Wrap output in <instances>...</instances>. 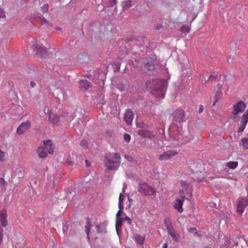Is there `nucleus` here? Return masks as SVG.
<instances>
[{
	"mask_svg": "<svg viewBox=\"0 0 248 248\" xmlns=\"http://www.w3.org/2000/svg\"><path fill=\"white\" fill-rule=\"evenodd\" d=\"M42 147L45 148V150L47 152V153L51 154L53 153V149L52 148L51 140H48L46 141H44L43 143V146Z\"/></svg>",
	"mask_w": 248,
	"mask_h": 248,
	"instance_id": "2eb2a0df",
	"label": "nucleus"
},
{
	"mask_svg": "<svg viewBox=\"0 0 248 248\" xmlns=\"http://www.w3.org/2000/svg\"><path fill=\"white\" fill-rule=\"evenodd\" d=\"M185 199L186 198L184 196L181 195L179 197L177 198L174 202L173 207L179 213H181L183 211L182 206Z\"/></svg>",
	"mask_w": 248,
	"mask_h": 248,
	"instance_id": "1a4fd4ad",
	"label": "nucleus"
},
{
	"mask_svg": "<svg viewBox=\"0 0 248 248\" xmlns=\"http://www.w3.org/2000/svg\"><path fill=\"white\" fill-rule=\"evenodd\" d=\"M173 120L175 122L180 123L186 121L185 113L183 110H177L173 112Z\"/></svg>",
	"mask_w": 248,
	"mask_h": 248,
	"instance_id": "0eeeda50",
	"label": "nucleus"
},
{
	"mask_svg": "<svg viewBox=\"0 0 248 248\" xmlns=\"http://www.w3.org/2000/svg\"><path fill=\"white\" fill-rule=\"evenodd\" d=\"M109 4L111 6H113L114 4H116L117 3L116 0H109Z\"/></svg>",
	"mask_w": 248,
	"mask_h": 248,
	"instance_id": "c03bdc74",
	"label": "nucleus"
},
{
	"mask_svg": "<svg viewBox=\"0 0 248 248\" xmlns=\"http://www.w3.org/2000/svg\"><path fill=\"white\" fill-rule=\"evenodd\" d=\"M230 59V58H229V60H228V61L229 62Z\"/></svg>",
	"mask_w": 248,
	"mask_h": 248,
	"instance_id": "bf43d9fd",
	"label": "nucleus"
},
{
	"mask_svg": "<svg viewBox=\"0 0 248 248\" xmlns=\"http://www.w3.org/2000/svg\"><path fill=\"white\" fill-rule=\"evenodd\" d=\"M242 145L244 149H248V138L242 140Z\"/></svg>",
	"mask_w": 248,
	"mask_h": 248,
	"instance_id": "bb28decb",
	"label": "nucleus"
},
{
	"mask_svg": "<svg viewBox=\"0 0 248 248\" xmlns=\"http://www.w3.org/2000/svg\"><path fill=\"white\" fill-rule=\"evenodd\" d=\"M32 47L33 50L39 57L46 58L47 56V52L45 47L42 46L38 42L34 41L32 42Z\"/></svg>",
	"mask_w": 248,
	"mask_h": 248,
	"instance_id": "20e7f679",
	"label": "nucleus"
},
{
	"mask_svg": "<svg viewBox=\"0 0 248 248\" xmlns=\"http://www.w3.org/2000/svg\"><path fill=\"white\" fill-rule=\"evenodd\" d=\"M41 22L42 24L46 25L48 26L50 25V23H49L48 21L45 18H42Z\"/></svg>",
	"mask_w": 248,
	"mask_h": 248,
	"instance_id": "4c0bfd02",
	"label": "nucleus"
},
{
	"mask_svg": "<svg viewBox=\"0 0 248 248\" xmlns=\"http://www.w3.org/2000/svg\"><path fill=\"white\" fill-rule=\"evenodd\" d=\"M56 29H57V30H61V29H60V28H58V27H57V28H56Z\"/></svg>",
	"mask_w": 248,
	"mask_h": 248,
	"instance_id": "4d7b16f0",
	"label": "nucleus"
},
{
	"mask_svg": "<svg viewBox=\"0 0 248 248\" xmlns=\"http://www.w3.org/2000/svg\"><path fill=\"white\" fill-rule=\"evenodd\" d=\"M240 126L238 128V132H242L245 129L246 125H240Z\"/></svg>",
	"mask_w": 248,
	"mask_h": 248,
	"instance_id": "a19ab883",
	"label": "nucleus"
},
{
	"mask_svg": "<svg viewBox=\"0 0 248 248\" xmlns=\"http://www.w3.org/2000/svg\"><path fill=\"white\" fill-rule=\"evenodd\" d=\"M146 88L150 93L157 97H164L168 82L165 79L153 78L147 81Z\"/></svg>",
	"mask_w": 248,
	"mask_h": 248,
	"instance_id": "f257e3e1",
	"label": "nucleus"
},
{
	"mask_svg": "<svg viewBox=\"0 0 248 248\" xmlns=\"http://www.w3.org/2000/svg\"><path fill=\"white\" fill-rule=\"evenodd\" d=\"M125 158H126V159H128V158L127 157V156L126 155H125Z\"/></svg>",
	"mask_w": 248,
	"mask_h": 248,
	"instance_id": "13d9d810",
	"label": "nucleus"
},
{
	"mask_svg": "<svg viewBox=\"0 0 248 248\" xmlns=\"http://www.w3.org/2000/svg\"><path fill=\"white\" fill-rule=\"evenodd\" d=\"M248 121V110L246 112L244 113L241 119L240 122V125H246Z\"/></svg>",
	"mask_w": 248,
	"mask_h": 248,
	"instance_id": "a211bd4d",
	"label": "nucleus"
},
{
	"mask_svg": "<svg viewBox=\"0 0 248 248\" xmlns=\"http://www.w3.org/2000/svg\"><path fill=\"white\" fill-rule=\"evenodd\" d=\"M215 91L216 93L215 95H216L217 96L220 97L221 95L222 94V89H217V90H215Z\"/></svg>",
	"mask_w": 248,
	"mask_h": 248,
	"instance_id": "473e14b6",
	"label": "nucleus"
},
{
	"mask_svg": "<svg viewBox=\"0 0 248 248\" xmlns=\"http://www.w3.org/2000/svg\"><path fill=\"white\" fill-rule=\"evenodd\" d=\"M139 240L140 241V243H142L144 241V239L142 237H140Z\"/></svg>",
	"mask_w": 248,
	"mask_h": 248,
	"instance_id": "603ef678",
	"label": "nucleus"
},
{
	"mask_svg": "<svg viewBox=\"0 0 248 248\" xmlns=\"http://www.w3.org/2000/svg\"><path fill=\"white\" fill-rule=\"evenodd\" d=\"M86 165L88 166V161L87 160H86Z\"/></svg>",
	"mask_w": 248,
	"mask_h": 248,
	"instance_id": "6e6d98bb",
	"label": "nucleus"
},
{
	"mask_svg": "<svg viewBox=\"0 0 248 248\" xmlns=\"http://www.w3.org/2000/svg\"><path fill=\"white\" fill-rule=\"evenodd\" d=\"M123 203H119V210L122 211L123 209Z\"/></svg>",
	"mask_w": 248,
	"mask_h": 248,
	"instance_id": "de8ad7c7",
	"label": "nucleus"
},
{
	"mask_svg": "<svg viewBox=\"0 0 248 248\" xmlns=\"http://www.w3.org/2000/svg\"><path fill=\"white\" fill-rule=\"evenodd\" d=\"M91 224L90 222V220L89 217L87 218V224L85 225V232L87 234L88 237H89V232H90V227L91 226Z\"/></svg>",
	"mask_w": 248,
	"mask_h": 248,
	"instance_id": "a878e982",
	"label": "nucleus"
},
{
	"mask_svg": "<svg viewBox=\"0 0 248 248\" xmlns=\"http://www.w3.org/2000/svg\"><path fill=\"white\" fill-rule=\"evenodd\" d=\"M180 31L184 33H187L189 32V28L186 25H183Z\"/></svg>",
	"mask_w": 248,
	"mask_h": 248,
	"instance_id": "cd10ccee",
	"label": "nucleus"
},
{
	"mask_svg": "<svg viewBox=\"0 0 248 248\" xmlns=\"http://www.w3.org/2000/svg\"><path fill=\"white\" fill-rule=\"evenodd\" d=\"M122 220H123L124 221H127L128 222V224L129 225L131 224L132 223L131 219L127 216H126L122 218Z\"/></svg>",
	"mask_w": 248,
	"mask_h": 248,
	"instance_id": "72a5a7b5",
	"label": "nucleus"
},
{
	"mask_svg": "<svg viewBox=\"0 0 248 248\" xmlns=\"http://www.w3.org/2000/svg\"><path fill=\"white\" fill-rule=\"evenodd\" d=\"M121 214V211L119 210L116 214L117 219L118 218V217L120 216Z\"/></svg>",
	"mask_w": 248,
	"mask_h": 248,
	"instance_id": "09e8293b",
	"label": "nucleus"
},
{
	"mask_svg": "<svg viewBox=\"0 0 248 248\" xmlns=\"http://www.w3.org/2000/svg\"><path fill=\"white\" fill-rule=\"evenodd\" d=\"M203 110V107L202 105H201L200 106V108L199 109V113H201L202 112Z\"/></svg>",
	"mask_w": 248,
	"mask_h": 248,
	"instance_id": "49530a36",
	"label": "nucleus"
},
{
	"mask_svg": "<svg viewBox=\"0 0 248 248\" xmlns=\"http://www.w3.org/2000/svg\"><path fill=\"white\" fill-rule=\"evenodd\" d=\"M7 211L5 209L0 211V222L3 227H6L8 225V221L7 220Z\"/></svg>",
	"mask_w": 248,
	"mask_h": 248,
	"instance_id": "ddd939ff",
	"label": "nucleus"
},
{
	"mask_svg": "<svg viewBox=\"0 0 248 248\" xmlns=\"http://www.w3.org/2000/svg\"><path fill=\"white\" fill-rule=\"evenodd\" d=\"M238 163L237 161H230L227 163V166L231 169H234L238 166Z\"/></svg>",
	"mask_w": 248,
	"mask_h": 248,
	"instance_id": "4be33fe9",
	"label": "nucleus"
},
{
	"mask_svg": "<svg viewBox=\"0 0 248 248\" xmlns=\"http://www.w3.org/2000/svg\"><path fill=\"white\" fill-rule=\"evenodd\" d=\"M104 163L106 170H117L121 163V157L118 153H109L105 155Z\"/></svg>",
	"mask_w": 248,
	"mask_h": 248,
	"instance_id": "f03ea898",
	"label": "nucleus"
},
{
	"mask_svg": "<svg viewBox=\"0 0 248 248\" xmlns=\"http://www.w3.org/2000/svg\"><path fill=\"white\" fill-rule=\"evenodd\" d=\"M134 118V114L131 109H127L124 113V119L127 124H130Z\"/></svg>",
	"mask_w": 248,
	"mask_h": 248,
	"instance_id": "f8f14e48",
	"label": "nucleus"
},
{
	"mask_svg": "<svg viewBox=\"0 0 248 248\" xmlns=\"http://www.w3.org/2000/svg\"><path fill=\"white\" fill-rule=\"evenodd\" d=\"M233 110L232 118L237 121V115L239 113L243 112L245 110L246 108V105L243 101H240L233 105Z\"/></svg>",
	"mask_w": 248,
	"mask_h": 248,
	"instance_id": "39448f33",
	"label": "nucleus"
},
{
	"mask_svg": "<svg viewBox=\"0 0 248 248\" xmlns=\"http://www.w3.org/2000/svg\"><path fill=\"white\" fill-rule=\"evenodd\" d=\"M162 248H168V244L167 243L163 244L162 246Z\"/></svg>",
	"mask_w": 248,
	"mask_h": 248,
	"instance_id": "3c124183",
	"label": "nucleus"
},
{
	"mask_svg": "<svg viewBox=\"0 0 248 248\" xmlns=\"http://www.w3.org/2000/svg\"><path fill=\"white\" fill-rule=\"evenodd\" d=\"M137 133L140 136L149 139H152L155 136V135L152 131L145 129H140Z\"/></svg>",
	"mask_w": 248,
	"mask_h": 248,
	"instance_id": "9b49d317",
	"label": "nucleus"
},
{
	"mask_svg": "<svg viewBox=\"0 0 248 248\" xmlns=\"http://www.w3.org/2000/svg\"><path fill=\"white\" fill-rule=\"evenodd\" d=\"M7 185V183L2 178H0V186H3Z\"/></svg>",
	"mask_w": 248,
	"mask_h": 248,
	"instance_id": "c9c22d12",
	"label": "nucleus"
},
{
	"mask_svg": "<svg viewBox=\"0 0 248 248\" xmlns=\"http://www.w3.org/2000/svg\"><path fill=\"white\" fill-rule=\"evenodd\" d=\"M123 221H124L123 220H122V218H121L120 219H117V221L116 223V228L117 229L118 227H121L122 225Z\"/></svg>",
	"mask_w": 248,
	"mask_h": 248,
	"instance_id": "c85d7f7f",
	"label": "nucleus"
},
{
	"mask_svg": "<svg viewBox=\"0 0 248 248\" xmlns=\"http://www.w3.org/2000/svg\"><path fill=\"white\" fill-rule=\"evenodd\" d=\"M79 83L80 89L83 91L87 90L90 87V82L87 80H81Z\"/></svg>",
	"mask_w": 248,
	"mask_h": 248,
	"instance_id": "dca6fc26",
	"label": "nucleus"
},
{
	"mask_svg": "<svg viewBox=\"0 0 248 248\" xmlns=\"http://www.w3.org/2000/svg\"><path fill=\"white\" fill-rule=\"evenodd\" d=\"M188 232L189 233H192L194 234H196L198 233L196 228H194V227H192V228H190L189 229H188Z\"/></svg>",
	"mask_w": 248,
	"mask_h": 248,
	"instance_id": "c756f323",
	"label": "nucleus"
},
{
	"mask_svg": "<svg viewBox=\"0 0 248 248\" xmlns=\"http://www.w3.org/2000/svg\"><path fill=\"white\" fill-rule=\"evenodd\" d=\"M144 68L147 71H152L155 68L154 61L151 58L145 60L144 64Z\"/></svg>",
	"mask_w": 248,
	"mask_h": 248,
	"instance_id": "4468645a",
	"label": "nucleus"
},
{
	"mask_svg": "<svg viewBox=\"0 0 248 248\" xmlns=\"http://www.w3.org/2000/svg\"><path fill=\"white\" fill-rule=\"evenodd\" d=\"M91 224L90 222V220L89 217L87 218V224L85 225V232L87 234L88 237H89V232H90V227L91 226Z\"/></svg>",
	"mask_w": 248,
	"mask_h": 248,
	"instance_id": "393cba45",
	"label": "nucleus"
},
{
	"mask_svg": "<svg viewBox=\"0 0 248 248\" xmlns=\"http://www.w3.org/2000/svg\"><path fill=\"white\" fill-rule=\"evenodd\" d=\"M219 97L215 95L213 98V106H215L217 102Z\"/></svg>",
	"mask_w": 248,
	"mask_h": 248,
	"instance_id": "79ce46f5",
	"label": "nucleus"
},
{
	"mask_svg": "<svg viewBox=\"0 0 248 248\" xmlns=\"http://www.w3.org/2000/svg\"><path fill=\"white\" fill-rule=\"evenodd\" d=\"M78 60L80 63H83L88 60V58L85 54H80L78 56Z\"/></svg>",
	"mask_w": 248,
	"mask_h": 248,
	"instance_id": "412c9836",
	"label": "nucleus"
},
{
	"mask_svg": "<svg viewBox=\"0 0 248 248\" xmlns=\"http://www.w3.org/2000/svg\"><path fill=\"white\" fill-rule=\"evenodd\" d=\"M5 17V13L3 9L0 8V18H3Z\"/></svg>",
	"mask_w": 248,
	"mask_h": 248,
	"instance_id": "37998d69",
	"label": "nucleus"
},
{
	"mask_svg": "<svg viewBox=\"0 0 248 248\" xmlns=\"http://www.w3.org/2000/svg\"><path fill=\"white\" fill-rule=\"evenodd\" d=\"M118 88L120 89L121 91H124L125 90L127 89V86L126 85H124V84H119L118 85Z\"/></svg>",
	"mask_w": 248,
	"mask_h": 248,
	"instance_id": "2f4dec72",
	"label": "nucleus"
},
{
	"mask_svg": "<svg viewBox=\"0 0 248 248\" xmlns=\"http://www.w3.org/2000/svg\"><path fill=\"white\" fill-rule=\"evenodd\" d=\"M80 146L83 147V148H86L88 147V143L87 141L85 140H82L80 142Z\"/></svg>",
	"mask_w": 248,
	"mask_h": 248,
	"instance_id": "7c9ffc66",
	"label": "nucleus"
},
{
	"mask_svg": "<svg viewBox=\"0 0 248 248\" xmlns=\"http://www.w3.org/2000/svg\"><path fill=\"white\" fill-rule=\"evenodd\" d=\"M30 84L32 88L34 87L36 85V83L33 81H31Z\"/></svg>",
	"mask_w": 248,
	"mask_h": 248,
	"instance_id": "8fccbe9b",
	"label": "nucleus"
},
{
	"mask_svg": "<svg viewBox=\"0 0 248 248\" xmlns=\"http://www.w3.org/2000/svg\"><path fill=\"white\" fill-rule=\"evenodd\" d=\"M237 212L242 215L245 210V208L248 205V198H239L237 200Z\"/></svg>",
	"mask_w": 248,
	"mask_h": 248,
	"instance_id": "423d86ee",
	"label": "nucleus"
},
{
	"mask_svg": "<svg viewBox=\"0 0 248 248\" xmlns=\"http://www.w3.org/2000/svg\"><path fill=\"white\" fill-rule=\"evenodd\" d=\"M124 196L120 193L119 197V203H123Z\"/></svg>",
	"mask_w": 248,
	"mask_h": 248,
	"instance_id": "ea45409f",
	"label": "nucleus"
},
{
	"mask_svg": "<svg viewBox=\"0 0 248 248\" xmlns=\"http://www.w3.org/2000/svg\"><path fill=\"white\" fill-rule=\"evenodd\" d=\"M217 75H210L209 78H208V81H212L213 80H216L217 78Z\"/></svg>",
	"mask_w": 248,
	"mask_h": 248,
	"instance_id": "f704fd0d",
	"label": "nucleus"
},
{
	"mask_svg": "<svg viewBox=\"0 0 248 248\" xmlns=\"http://www.w3.org/2000/svg\"><path fill=\"white\" fill-rule=\"evenodd\" d=\"M31 123L27 121L22 123L16 129V133L19 135H22L26 130L31 128Z\"/></svg>",
	"mask_w": 248,
	"mask_h": 248,
	"instance_id": "9d476101",
	"label": "nucleus"
},
{
	"mask_svg": "<svg viewBox=\"0 0 248 248\" xmlns=\"http://www.w3.org/2000/svg\"><path fill=\"white\" fill-rule=\"evenodd\" d=\"M124 138L125 141L126 142H128L130 140V139H131L130 136L128 134H125L124 135Z\"/></svg>",
	"mask_w": 248,
	"mask_h": 248,
	"instance_id": "58836bf2",
	"label": "nucleus"
},
{
	"mask_svg": "<svg viewBox=\"0 0 248 248\" xmlns=\"http://www.w3.org/2000/svg\"><path fill=\"white\" fill-rule=\"evenodd\" d=\"M202 82L204 81V82H206L207 81H208V79L206 80L205 78H204V77L203 78H202Z\"/></svg>",
	"mask_w": 248,
	"mask_h": 248,
	"instance_id": "864d4df0",
	"label": "nucleus"
},
{
	"mask_svg": "<svg viewBox=\"0 0 248 248\" xmlns=\"http://www.w3.org/2000/svg\"><path fill=\"white\" fill-rule=\"evenodd\" d=\"M42 11L43 13H46L48 11V4H45V5L43 6L41 8Z\"/></svg>",
	"mask_w": 248,
	"mask_h": 248,
	"instance_id": "e433bc0d",
	"label": "nucleus"
},
{
	"mask_svg": "<svg viewBox=\"0 0 248 248\" xmlns=\"http://www.w3.org/2000/svg\"><path fill=\"white\" fill-rule=\"evenodd\" d=\"M138 190L141 194L145 196L153 195L155 193V189L145 182H141L139 184Z\"/></svg>",
	"mask_w": 248,
	"mask_h": 248,
	"instance_id": "7ed1b4c3",
	"label": "nucleus"
},
{
	"mask_svg": "<svg viewBox=\"0 0 248 248\" xmlns=\"http://www.w3.org/2000/svg\"><path fill=\"white\" fill-rule=\"evenodd\" d=\"M223 84V82H221V83H218L217 86V89H222Z\"/></svg>",
	"mask_w": 248,
	"mask_h": 248,
	"instance_id": "a18cd8bd",
	"label": "nucleus"
},
{
	"mask_svg": "<svg viewBox=\"0 0 248 248\" xmlns=\"http://www.w3.org/2000/svg\"><path fill=\"white\" fill-rule=\"evenodd\" d=\"M49 120L52 123L55 124L58 122V118L54 114L50 112L49 114Z\"/></svg>",
	"mask_w": 248,
	"mask_h": 248,
	"instance_id": "aec40b11",
	"label": "nucleus"
},
{
	"mask_svg": "<svg viewBox=\"0 0 248 248\" xmlns=\"http://www.w3.org/2000/svg\"><path fill=\"white\" fill-rule=\"evenodd\" d=\"M38 156L41 158H46L47 155V152L45 150V148L39 147L37 150Z\"/></svg>",
	"mask_w": 248,
	"mask_h": 248,
	"instance_id": "f3484780",
	"label": "nucleus"
},
{
	"mask_svg": "<svg viewBox=\"0 0 248 248\" xmlns=\"http://www.w3.org/2000/svg\"><path fill=\"white\" fill-rule=\"evenodd\" d=\"M178 154L175 150H169L164 152L163 154L159 155L158 159L159 160H167Z\"/></svg>",
	"mask_w": 248,
	"mask_h": 248,
	"instance_id": "6e6552de",
	"label": "nucleus"
},
{
	"mask_svg": "<svg viewBox=\"0 0 248 248\" xmlns=\"http://www.w3.org/2000/svg\"><path fill=\"white\" fill-rule=\"evenodd\" d=\"M168 233L170 235L171 237L175 240H177L179 238V234L175 232V230L173 228L168 231Z\"/></svg>",
	"mask_w": 248,
	"mask_h": 248,
	"instance_id": "6ab92c4d",
	"label": "nucleus"
},
{
	"mask_svg": "<svg viewBox=\"0 0 248 248\" xmlns=\"http://www.w3.org/2000/svg\"><path fill=\"white\" fill-rule=\"evenodd\" d=\"M164 223L165 224L166 227H167L168 231L172 229V227L171 226V221L169 218H166L164 219Z\"/></svg>",
	"mask_w": 248,
	"mask_h": 248,
	"instance_id": "b1692460",
	"label": "nucleus"
},
{
	"mask_svg": "<svg viewBox=\"0 0 248 248\" xmlns=\"http://www.w3.org/2000/svg\"><path fill=\"white\" fill-rule=\"evenodd\" d=\"M180 193L181 194H183L184 193V190L182 189V190H180Z\"/></svg>",
	"mask_w": 248,
	"mask_h": 248,
	"instance_id": "5fc2aeb1",
	"label": "nucleus"
},
{
	"mask_svg": "<svg viewBox=\"0 0 248 248\" xmlns=\"http://www.w3.org/2000/svg\"><path fill=\"white\" fill-rule=\"evenodd\" d=\"M132 4L131 1L130 0H128L125 1H124L122 3V7L124 10H125L129 8Z\"/></svg>",
	"mask_w": 248,
	"mask_h": 248,
	"instance_id": "5701e85b",
	"label": "nucleus"
}]
</instances>
